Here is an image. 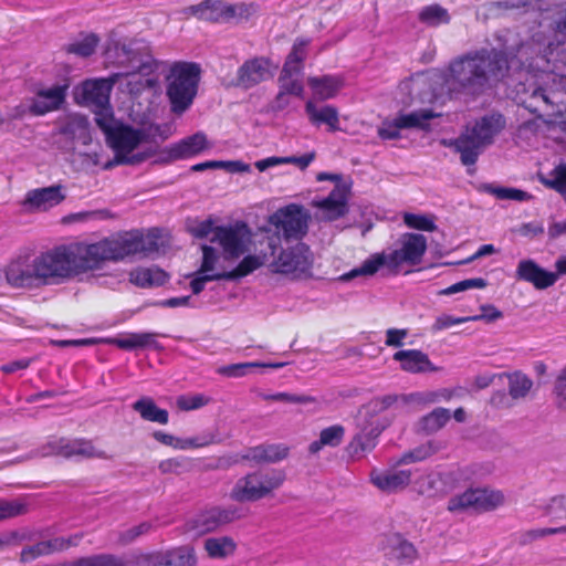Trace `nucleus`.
Masks as SVG:
<instances>
[{
    "mask_svg": "<svg viewBox=\"0 0 566 566\" xmlns=\"http://www.w3.org/2000/svg\"><path fill=\"white\" fill-rule=\"evenodd\" d=\"M371 483L380 491L386 493H395L407 488L411 481L410 470H398V471H371L370 473Z\"/></svg>",
    "mask_w": 566,
    "mask_h": 566,
    "instance_id": "393cba45",
    "label": "nucleus"
},
{
    "mask_svg": "<svg viewBox=\"0 0 566 566\" xmlns=\"http://www.w3.org/2000/svg\"><path fill=\"white\" fill-rule=\"evenodd\" d=\"M285 479L283 470L252 472L237 481L230 496L237 502H254L279 489Z\"/></svg>",
    "mask_w": 566,
    "mask_h": 566,
    "instance_id": "6e6552de",
    "label": "nucleus"
},
{
    "mask_svg": "<svg viewBox=\"0 0 566 566\" xmlns=\"http://www.w3.org/2000/svg\"><path fill=\"white\" fill-rule=\"evenodd\" d=\"M250 235L249 228L244 222L234 226L214 227L212 242H217L227 260H234L247 251V240Z\"/></svg>",
    "mask_w": 566,
    "mask_h": 566,
    "instance_id": "ddd939ff",
    "label": "nucleus"
},
{
    "mask_svg": "<svg viewBox=\"0 0 566 566\" xmlns=\"http://www.w3.org/2000/svg\"><path fill=\"white\" fill-rule=\"evenodd\" d=\"M547 137L566 147V104L547 118Z\"/></svg>",
    "mask_w": 566,
    "mask_h": 566,
    "instance_id": "49530a36",
    "label": "nucleus"
},
{
    "mask_svg": "<svg viewBox=\"0 0 566 566\" xmlns=\"http://www.w3.org/2000/svg\"><path fill=\"white\" fill-rule=\"evenodd\" d=\"M376 438L377 437L373 436L370 432H360L356 434L347 447L349 455L360 457L365 452L371 451L377 444Z\"/></svg>",
    "mask_w": 566,
    "mask_h": 566,
    "instance_id": "09e8293b",
    "label": "nucleus"
},
{
    "mask_svg": "<svg viewBox=\"0 0 566 566\" xmlns=\"http://www.w3.org/2000/svg\"><path fill=\"white\" fill-rule=\"evenodd\" d=\"M77 273L99 270L106 262H118L148 250L139 231H123L94 243L72 244Z\"/></svg>",
    "mask_w": 566,
    "mask_h": 566,
    "instance_id": "f03ea898",
    "label": "nucleus"
},
{
    "mask_svg": "<svg viewBox=\"0 0 566 566\" xmlns=\"http://www.w3.org/2000/svg\"><path fill=\"white\" fill-rule=\"evenodd\" d=\"M69 84H56L51 87H39L30 99L29 112L34 116H43L57 111L65 103Z\"/></svg>",
    "mask_w": 566,
    "mask_h": 566,
    "instance_id": "dca6fc26",
    "label": "nucleus"
},
{
    "mask_svg": "<svg viewBox=\"0 0 566 566\" xmlns=\"http://www.w3.org/2000/svg\"><path fill=\"white\" fill-rule=\"evenodd\" d=\"M200 80V67L192 62L175 63L167 76L166 94L171 112L185 113L193 103Z\"/></svg>",
    "mask_w": 566,
    "mask_h": 566,
    "instance_id": "39448f33",
    "label": "nucleus"
},
{
    "mask_svg": "<svg viewBox=\"0 0 566 566\" xmlns=\"http://www.w3.org/2000/svg\"><path fill=\"white\" fill-rule=\"evenodd\" d=\"M504 501L500 491H489L485 489H469L462 494L455 495L449 500L448 510L458 512L473 510L474 512H488L496 509Z\"/></svg>",
    "mask_w": 566,
    "mask_h": 566,
    "instance_id": "9b49d317",
    "label": "nucleus"
},
{
    "mask_svg": "<svg viewBox=\"0 0 566 566\" xmlns=\"http://www.w3.org/2000/svg\"><path fill=\"white\" fill-rule=\"evenodd\" d=\"M488 285L486 280L482 277L468 279L457 282L440 292L442 295H451L469 289H484Z\"/></svg>",
    "mask_w": 566,
    "mask_h": 566,
    "instance_id": "052dcab7",
    "label": "nucleus"
},
{
    "mask_svg": "<svg viewBox=\"0 0 566 566\" xmlns=\"http://www.w3.org/2000/svg\"><path fill=\"white\" fill-rule=\"evenodd\" d=\"M385 551L386 555L402 565L411 564L418 555L413 544L405 539L399 534L388 536Z\"/></svg>",
    "mask_w": 566,
    "mask_h": 566,
    "instance_id": "c756f323",
    "label": "nucleus"
},
{
    "mask_svg": "<svg viewBox=\"0 0 566 566\" xmlns=\"http://www.w3.org/2000/svg\"><path fill=\"white\" fill-rule=\"evenodd\" d=\"M451 415L447 408H436L419 420V428L422 432L430 434L442 429L450 420Z\"/></svg>",
    "mask_w": 566,
    "mask_h": 566,
    "instance_id": "ea45409f",
    "label": "nucleus"
},
{
    "mask_svg": "<svg viewBox=\"0 0 566 566\" xmlns=\"http://www.w3.org/2000/svg\"><path fill=\"white\" fill-rule=\"evenodd\" d=\"M205 549L211 558H226L234 554L237 544L229 536L210 537L205 541Z\"/></svg>",
    "mask_w": 566,
    "mask_h": 566,
    "instance_id": "58836bf2",
    "label": "nucleus"
},
{
    "mask_svg": "<svg viewBox=\"0 0 566 566\" xmlns=\"http://www.w3.org/2000/svg\"><path fill=\"white\" fill-rule=\"evenodd\" d=\"M523 46L480 48L453 59L446 83L450 92L480 96L509 76L511 65Z\"/></svg>",
    "mask_w": 566,
    "mask_h": 566,
    "instance_id": "f257e3e1",
    "label": "nucleus"
},
{
    "mask_svg": "<svg viewBox=\"0 0 566 566\" xmlns=\"http://www.w3.org/2000/svg\"><path fill=\"white\" fill-rule=\"evenodd\" d=\"M43 457H62L70 459L81 457L85 459H111L106 451L97 448L92 440L85 438L67 439L65 437H51L40 448Z\"/></svg>",
    "mask_w": 566,
    "mask_h": 566,
    "instance_id": "9d476101",
    "label": "nucleus"
},
{
    "mask_svg": "<svg viewBox=\"0 0 566 566\" xmlns=\"http://www.w3.org/2000/svg\"><path fill=\"white\" fill-rule=\"evenodd\" d=\"M284 365H285L284 363H272V364H263V363H256V361L238 363V364H230V365L221 366L217 369V373L224 377L239 378V377L247 375V373L250 369H253L256 367H268V368L277 369V368L283 367Z\"/></svg>",
    "mask_w": 566,
    "mask_h": 566,
    "instance_id": "c03bdc74",
    "label": "nucleus"
},
{
    "mask_svg": "<svg viewBox=\"0 0 566 566\" xmlns=\"http://www.w3.org/2000/svg\"><path fill=\"white\" fill-rule=\"evenodd\" d=\"M227 8H229V4L222 1L206 0L199 4L191 6L188 10L199 20L208 22H228L229 13L226 12Z\"/></svg>",
    "mask_w": 566,
    "mask_h": 566,
    "instance_id": "7c9ffc66",
    "label": "nucleus"
},
{
    "mask_svg": "<svg viewBox=\"0 0 566 566\" xmlns=\"http://www.w3.org/2000/svg\"><path fill=\"white\" fill-rule=\"evenodd\" d=\"M289 455V448L284 444H260L248 450L244 459L255 463H275Z\"/></svg>",
    "mask_w": 566,
    "mask_h": 566,
    "instance_id": "2f4dec72",
    "label": "nucleus"
},
{
    "mask_svg": "<svg viewBox=\"0 0 566 566\" xmlns=\"http://www.w3.org/2000/svg\"><path fill=\"white\" fill-rule=\"evenodd\" d=\"M505 126V117L501 113H492L476 120L470 130L484 146H488L493 143L494 137L500 134Z\"/></svg>",
    "mask_w": 566,
    "mask_h": 566,
    "instance_id": "bb28decb",
    "label": "nucleus"
},
{
    "mask_svg": "<svg viewBox=\"0 0 566 566\" xmlns=\"http://www.w3.org/2000/svg\"><path fill=\"white\" fill-rule=\"evenodd\" d=\"M403 222L408 228L421 231H434L436 224L432 219L423 214L405 213Z\"/></svg>",
    "mask_w": 566,
    "mask_h": 566,
    "instance_id": "13d9d810",
    "label": "nucleus"
},
{
    "mask_svg": "<svg viewBox=\"0 0 566 566\" xmlns=\"http://www.w3.org/2000/svg\"><path fill=\"white\" fill-rule=\"evenodd\" d=\"M260 397L266 401H280L287 403H312L315 402L316 399L308 395H294L289 392H276V394H261Z\"/></svg>",
    "mask_w": 566,
    "mask_h": 566,
    "instance_id": "6e6d98bb",
    "label": "nucleus"
},
{
    "mask_svg": "<svg viewBox=\"0 0 566 566\" xmlns=\"http://www.w3.org/2000/svg\"><path fill=\"white\" fill-rule=\"evenodd\" d=\"M436 452L432 443L422 444L411 451H408L401 455L398 460V464H408L417 461H422Z\"/></svg>",
    "mask_w": 566,
    "mask_h": 566,
    "instance_id": "4d7b16f0",
    "label": "nucleus"
},
{
    "mask_svg": "<svg viewBox=\"0 0 566 566\" xmlns=\"http://www.w3.org/2000/svg\"><path fill=\"white\" fill-rule=\"evenodd\" d=\"M488 285L486 280L482 277L468 279L457 282L440 292L442 295H451L469 289H484Z\"/></svg>",
    "mask_w": 566,
    "mask_h": 566,
    "instance_id": "bf43d9fd",
    "label": "nucleus"
},
{
    "mask_svg": "<svg viewBox=\"0 0 566 566\" xmlns=\"http://www.w3.org/2000/svg\"><path fill=\"white\" fill-rule=\"evenodd\" d=\"M438 116L439 114L434 113L432 109H418L408 114L399 113L397 115L402 129L418 128L424 132L430 130L429 120Z\"/></svg>",
    "mask_w": 566,
    "mask_h": 566,
    "instance_id": "f704fd0d",
    "label": "nucleus"
},
{
    "mask_svg": "<svg viewBox=\"0 0 566 566\" xmlns=\"http://www.w3.org/2000/svg\"><path fill=\"white\" fill-rule=\"evenodd\" d=\"M238 518L237 510L212 507L205 511L198 517V525L206 532L214 531L221 525L233 522Z\"/></svg>",
    "mask_w": 566,
    "mask_h": 566,
    "instance_id": "473e14b6",
    "label": "nucleus"
},
{
    "mask_svg": "<svg viewBox=\"0 0 566 566\" xmlns=\"http://www.w3.org/2000/svg\"><path fill=\"white\" fill-rule=\"evenodd\" d=\"M95 123L105 135L107 145L115 154L114 159L105 164V169H111L118 165H139L156 154L154 148L134 154V150L145 140L146 134L130 125L115 123L112 112H96Z\"/></svg>",
    "mask_w": 566,
    "mask_h": 566,
    "instance_id": "7ed1b4c3",
    "label": "nucleus"
},
{
    "mask_svg": "<svg viewBox=\"0 0 566 566\" xmlns=\"http://www.w3.org/2000/svg\"><path fill=\"white\" fill-rule=\"evenodd\" d=\"M81 539L82 535L75 534L69 537H55L49 541L39 542L34 545L24 547L20 553L19 560L22 564L31 563L41 556L76 546Z\"/></svg>",
    "mask_w": 566,
    "mask_h": 566,
    "instance_id": "aec40b11",
    "label": "nucleus"
},
{
    "mask_svg": "<svg viewBox=\"0 0 566 566\" xmlns=\"http://www.w3.org/2000/svg\"><path fill=\"white\" fill-rule=\"evenodd\" d=\"M305 113L308 117V120L314 126L326 125L328 132H337L339 130V115L338 111L333 105H324L322 107H317L313 101H307L305 103Z\"/></svg>",
    "mask_w": 566,
    "mask_h": 566,
    "instance_id": "c85d7f7f",
    "label": "nucleus"
},
{
    "mask_svg": "<svg viewBox=\"0 0 566 566\" xmlns=\"http://www.w3.org/2000/svg\"><path fill=\"white\" fill-rule=\"evenodd\" d=\"M168 566H195V549L189 546H181L167 552Z\"/></svg>",
    "mask_w": 566,
    "mask_h": 566,
    "instance_id": "8fccbe9b",
    "label": "nucleus"
},
{
    "mask_svg": "<svg viewBox=\"0 0 566 566\" xmlns=\"http://www.w3.org/2000/svg\"><path fill=\"white\" fill-rule=\"evenodd\" d=\"M514 101L538 118H553L560 106L566 104V92L544 88L535 81L520 82L514 87Z\"/></svg>",
    "mask_w": 566,
    "mask_h": 566,
    "instance_id": "423d86ee",
    "label": "nucleus"
},
{
    "mask_svg": "<svg viewBox=\"0 0 566 566\" xmlns=\"http://www.w3.org/2000/svg\"><path fill=\"white\" fill-rule=\"evenodd\" d=\"M153 438L165 446L171 447L177 450H187V449H196L205 446L199 442L196 438L190 439H181L177 438L170 433L164 432L161 430H156L153 432Z\"/></svg>",
    "mask_w": 566,
    "mask_h": 566,
    "instance_id": "de8ad7c7",
    "label": "nucleus"
},
{
    "mask_svg": "<svg viewBox=\"0 0 566 566\" xmlns=\"http://www.w3.org/2000/svg\"><path fill=\"white\" fill-rule=\"evenodd\" d=\"M443 145L453 147L460 154L461 163L464 166H473L485 147L484 144L467 128L459 137L450 142L443 140Z\"/></svg>",
    "mask_w": 566,
    "mask_h": 566,
    "instance_id": "5701e85b",
    "label": "nucleus"
},
{
    "mask_svg": "<svg viewBox=\"0 0 566 566\" xmlns=\"http://www.w3.org/2000/svg\"><path fill=\"white\" fill-rule=\"evenodd\" d=\"M255 11L256 7L253 3L229 4V8L226 9V12L229 13V21L232 19L249 20Z\"/></svg>",
    "mask_w": 566,
    "mask_h": 566,
    "instance_id": "69168bd1",
    "label": "nucleus"
},
{
    "mask_svg": "<svg viewBox=\"0 0 566 566\" xmlns=\"http://www.w3.org/2000/svg\"><path fill=\"white\" fill-rule=\"evenodd\" d=\"M544 513L556 520H566V495L553 496L544 507Z\"/></svg>",
    "mask_w": 566,
    "mask_h": 566,
    "instance_id": "e2e57ef3",
    "label": "nucleus"
},
{
    "mask_svg": "<svg viewBox=\"0 0 566 566\" xmlns=\"http://www.w3.org/2000/svg\"><path fill=\"white\" fill-rule=\"evenodd\" d=\"M345 436V428L342 424H333L331 427H327L323 429L319 433V439L313 441L308 446V451L312 454L317 453L321 451L324 447H338Z\"/></svg>",
    "mask_w": 566,
    "mask_h": 566,
    "instance_id": "c9c22d12",
    "label": "nucleus"
},
{
    "mask_svg": "<svg viewBox=\"0 0 566 566\" xmlns=\"http://www.w3.org/2000/svg\"><path fill=\"white\" fill-rule=\"evenodd\" d=\"M7 282L13 287H31L40 284L35 258L20 255L6 268Z\"/></svg>",
    "mask_w": 566,
    "mask_h": 566,
    "instance_id": "f3484780",
    "label": "nucleus"
},
{
    "mask_svg": "<svg viewBox=\"0 0 566 566\" xmlns=\"http://www.w3.org/2000/svg\"><path fill=\"white\" fill-rule=\"evenodd\" d=\"M120 76L122 74L115 73L107 78L84 81L81 92L83 102L88 106L97 107V112H112L109 108V95Z\"/></svg>",
    "mask_w": 566,
    "mask_h": 566,
    "instance_id": "4468645a",
    "label": "nucleus"
},
{
    "mask_svg": "<svg viewBox=\"0 0 566 566\" xmlns=\"http://www.w3.org/2000/svg\"><path fill=\"white\" fill-rule=\"evenodd\" d=\"M209 148L207 135L198 132L191 136L166 147L163 153L167 156V161H175L195 157Z\"/></svg>",
    "mask_w": 566,
    "mask_h": 566,
    "instance_id": "412c9836",
    "label": "nucleus"
},
{
    "mask_svg": "<svg viewBox=\"0 0 566 566\" xmlns=\"http://www.w3.org/2000/svg\"><path fill=\"white\" fill-rule=\"evenodd\" d=\"M190 460L186 457H175L159 462L158 469L163 474H182L190 470Z\"/></svg>",
    "mask_w": 566,
    "mask_h": 566,
    "instance_id": "603ef678",
    "label": "nucleus"
},
{
    "mask_svg": "<svg viewBox=\"0 0 566 566\" xmlns=\"http://www.w3.org/2000/svg\"><path fill=\"white\" fill-rule=\"evenodd\" d=\"M41 285L60 284L77 275L72 244H62L35 256Z\"/></svg>",
    "mask_w": 566,
    "mask_h": 566,
    "instance_id": "0eeeda50",
    "label": "nucleus"
},
{
    "mask_svg": "<svg viewBox=\"0 0 566 566\" xmlns=\"http://www.w3.org/2000/svg\"><path fill=\"white\" fill-rule=\"evenodd\" d=\"M402 127L399 125L398 117L392 120H385L378 128V136L384 140H394L400 138V130Z\"/></svg>",
    "mask_w": 566,
    "mask_h": 566,
    "instance_id": "774afa93",
    "label": "nucleus"
},
{
    "mask_svg": "<svg viewBox=\"0 0 566 566\" xmlns=\"http://www.w3.org/2000/svg\"><path fill=\"white\" fill-rule=\"evenodd\" d=\"M210 398L203 394L180 395L177 397V407L182 411H191L207 406Z\"/></svg>",
    "mask_w": 566,
    "mask_h": 566,
    "instance_id": "5fc2aeb1",
    "label": "nucleus"
},
{
    "mask_svg": "<svg viewBox=\"0 0 566 566\" xmlns=\"http://www.w3.org/2000/svg\"><path fill=\"white\" fill-rule=\"evenodd\" d=\"M133 409L139 413L145 421L167 424L169 413L166 409L159 408L153 398L142 397L133 403Z\"/></svg>",
    "mask_w": 566,
    "mask_h": 566,
    "instance_id": "72a5a7b5",
    "label": "nucleus"
},
{
    "mask_svg": "<svg viewBox=\"0 0 566 566\" xmlns=\"http://www.w3.org/2000/svg\"><path fill=\"white\" fill-rule=\"evenodd\" d=\"M307 220L308 216L303 207L295 203L279 209L270 217V223L286 240L301 239L305 235L308 228Z\"/></svg>",
    "mask_w": 566,
    "mask_h": 566,
    "instance_id": "f8f14e48",
    "label": "nucleus"
},
{
    "mask_svg": "<svg viewBox=\"0 0 566 566\" xmlns=\"http://www.w3.org/2000/svg\"><path fill=\"white\" fill-rule=\"evenodd\" d=\"M515 277L532 284L536 290H545L557 282L558 274L545 270L532 259H524L516 266Z\"/></svg>",
    "mask_w": 566,
    "mask_h": 566,
    "instance_id": "6ab92c4d",
    "label": "nucleus"
},
{
    "mask_svg": "<svg viewBox=\"0 0 566 566\" xmlns=\"http://www.w3.org/2000/svg\"><path fill=\"white\" fill-rule=\"evenodd\" d=\"M63 566H126V562L122 556L97 554L63 563Z\"/></svg>",
    "mask_w": 566,
    "mask_h": 566,
    "instance_id": "a19ab883",
    "label": "nucleus"
},
{
    "mask_svg": "<svg viewBox=\"0 0 566 566\" xmlns=\"http://www.w3.org/2000/svg\"><path fill=\"white\" fill-rule=\"evenodd\" d=\"M66 198L64 187L62 185H52L43 188H35L29 190L21 206L27 212H45L61 202Z\"/></svg>",
    "mask_w": 566,
    "mask_h": 566,
    "instance_id": "2eb2a0df",
    "label": "nucleus"
},
{
    "mask_svg": "<svg viewBox=\"0 0 566 566\" xmlns=\"http://www.w3.org/2000/svg\"><path fill=\"white\" fill-rule=\"evenodd\" d=\"M99 43V38L95 33L81 34V38L66 44L64 51L80 57H88L93 55Z\"/></svg>",
    "mask_w": 566,
    "mask_h": 566,
    "instance_id": "e433bc0d",
    "label": "nucleus"
},
{
    "mask_svg": "<svg viewBox=\"0 0 566 566\" xmlns=\"http://www.w3.org/2000/svg\"><path fill=\"white\" fill-rule=\"evenodd\" d=\"M279 88L290 95L302 96L304 86L300 76L280 74Z\"/></svg>",
    "mask_w": 566,
    "mask_h": 566,
    "instance_id": "680f3d73",
    "label": "nucleus"
},
{
    "mask_svg": "<svg viewBox=\"0 0 566 566\" xmlns=\"http://www.w3.org/2000/svg\"><path fill=\"white\" fill-rule=\"evenodd\" d=\"M418 19L429 27L448 24L451 21L448 10L438 3L423 7L418 14Z\"/></svg>",
    "mask_w": 566,
    "mask_h": 566,
    "instance_id": "37998d69",
    "label": "nucleus"
},
{
    "mask_svg": "<svg viewBox=\"0 0 566 566\" xmlns=\"http://www.w3.org/2000/svg\"><path fill=\"white\" fill-rule=\"evenodd\" d=\"M551 175L553 177L551 179L541 177V182L545 187L566 196V164L558 165Z\"/></svg>",
    "mask_w": 566,
    "mask_h": 566,
    "instance_id": "864d4df0",
    "label": "nucleus"
},
{
    "mask_svg": "<svg viewBox=\"0 0 566 566\" xmlns=\"http://www.w3.org/2000/svg\"><path fill=\"white\" fill-rule=\"evenodd\" d=\"M314 256L310 247L303 242H296L279 253L274 259L273 271L290 276L293 280L312 276Z\"/></svg>",
    "mask_w": 566,
    "mask_h": 566,
    "instance_id": "1a4fd4ad",
    "label": "nucleus"
},
{
    "mask_svg": "<svg viewBox=\"0 0 566 566\" xmlns=\"http://www.w3.org/2000/svg\"><path fill=\"white\" fill-rule=\"evenodd\" d=\"M62 134L73 139H86L90 137V122L81 114L70 115L61 129Z\"/></svg>",
    "mask_w": 566,
    "mask_h": 566,
    "instance_id": "79ce46f5",
    "label": "nucleus"
},
{
    "mask_svg": "<svg viewBox=\"0 0 566 566\" xmlns=\"http://www.w3.org/2000/svg\"><path fill=\"white\" fill-rule=\"evenodd\" d=\"M503 376L507 378L509 394L515 400L525 398L533 388V380L520 370L505 373ZM500 377H502V375H500Z\"/></svg>",
    "mask_w": 566,
    "mask_h": 566,
    "instance_id": "4c0bfd02",
    "label": "nucleus"
},
{
    "mask_svg": "<svg viewBox=\"0 0 566 566\" xmlns=\"http://www.w3.org/2000/svg\"><path fill=\"white\" fill-rule=\"evenodd\" d=\"M27 513V505L17 501H0V522Z\"/></svg>",
    "mask_w": 566,
    "mask_h": 566,
    "instance_id": "0e129e2a",
    "label": "nucleus"
},
{
    "mask_svg": "<svg viewBox=\"0 0 566 566\" xmlns=\"http://www.w3.org/2000/svg\"><path fill=\"white\" fill-rule=\"evenodd\" d=\"M492 193L501 200H516V201H525L531 198V195L526 191L515 189V188H506V187H497L492 189Z\"/></svg>",
    "mask_w": 566,
    "mask_h": 566,
    "instance_id": "338daca9",
    "label": "nucleus"
},
{
    "mask_svg": "<svg viewBox=\"0 0 566 566\" xmlns=\"http://www.w3.org/2000/svg\"><path fill=\"white\" fill-rule=\"evenodd\" d=\"M157 333L143 332V333H130L126 337H108L104 339V343L114 345L119 349L134 350L138 348H153L155 350H163L164 347L157 340Z\"/></svg>",
    "mask_w": 566,
    "mask_h": 566,
    "instance_id": "b1692460",
    "label": "nucleus"
},
{
    "mask_svg": "<svg viewBox=\"0 0 566 566\" xmlns=\"http://www.w3.org/2000/svg\"><path fill=\"white\" fill-rule=\"evenodd\" d=\"M271 61L264 56L249 59L237 71L234 85L250 90L272 76Z\"/></svg>",
    "mask_w": 566,
    "mask_h": 566,
    "instance_id": "a211bd4d",
    "label": "nucleus"
},
{
    "mask_svg": "<svg viewBox=\"0 0 566 566\" xmlns=\"http://www.w3.org/2000/svg\"><path fill=\"white\" fill-rule=\"evenodd\" d=\"M427 251V239L419 233H406L401 238L400 249L390 253H374L359 268L342 275V280H350L359 275H374L380 268L397 270L401 264L417 265Z\"/></svg>",
    "mask_w": 566,
    "mask_h": 566,
    "instance_id": "20e7f679",
    "label": "nucleus"
},
{
    "mask_svg": "<svg viewBox=\"0 0 566 566\" xmlns=\"http://www.w3.org/2000/svg\"><path fill=\"white\" fill-rule=\"evenodd\" d=\"M307 84L313 94L319 101H326L335 97L345 85L343 75L326 74L322 76H310Z\"/></svg>",
    "mask_w": 566,
    "mask_h": 566,
    "instance_id": "cd10ccee",
    "label": "nucleus"
},
{
    "mask_svg": "<svg viewBox=\"0 0 566 566\" xmlns=\"http://www.w3.org/2000/svg\"><path fill=\"white\" fill-rule=\"evenodd\" d=\"M262 264L263 262L258 255L249 254L244 256L233 270L221 272V276L227 281H235L253 273L261 268Z\"/></svg>",
    "mask_w": 566,
    "mask_h": 566,
    "instance_id": "a18cd8bd",
    "label": "nucleus"
},
{
    "mask_svg": "<svg viewBox=\"0 0 566 566\" xmlns=\"http://www.w3.org/2000/svg\"><path fill=\"white\" fill-rule=\"evenodd\" d=\"M394 360L400 363V368L410 374L436 371L429 356L419 349H401L394 354Z\"/></svg>",
    "mask_w": 566,
    "mask_h": 566,
    "instance_id": "a878e982",
    "label": "nucleus"
},
{
    "mask_svg": "<svg viewBox=\"0 0 566 566\" xmlns=\"http://www.w3.org/2000/svg\"><path fill=\"white\" fill-rule=\"evenodd\" d=\"M552 395L556 408L566 411V365L555 376Z\"/></svg>",
    "mask_w": 566,
    "mask_h": 566,
    "instance_id": "3c124183",
    "label": "nucleus"
},
{
    "mask_svg": "<svg viewBox=\"0 0 566 566\" xmlns=\"http://www.w3.org/2000/svg\"><path fill=\"white\" fill-rule=\"evenodd\" d=\"M348 193L347 186L337 184L326 198L314 201L313 205L324 212L327 220L334 221L348 212Z\"/></svg>",
    "mask_w": 566,
    "mask_h": 566,
    "instance_id": "4be33fe9",
    "label": "nucleus"
}]
</instances>
